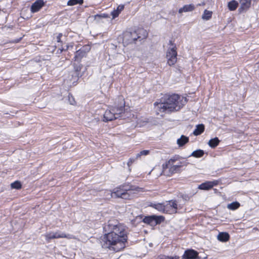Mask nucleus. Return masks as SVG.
I'll list each match as a JSON object with an SVG mask.
<instances>
[{"label": "nucleus", "instance_id": "nucleus-1", "mask_svg": "<svg viewBox=\"0 0 259 259\" xmlns=\"http://www.w3.org/2000/svg\"><path fill=\"white\" fill-rule=\"evenodd\" d=\"M103 229L107 233L101 242L103 248L115 252L125 248L127 237L124 226L116 220H110L104 225Z\"/></svg>", "mask_w": 259, "mask_h": 259}, {"label": "nucleus", "instance_id": "nucleus-2", "mask_svg": "<svg viewBox=\"0 0 259 259\" xmlns=\"http://www.w3.org/2000/svg\"><path fill=\"white\" fill-rule=\"evenodd\" d=\"M178 95H167L160 102H155L154 105L157 114L160 113H170L176 111L178 105Z\"/></svg>", "mask_w": 259, "mask_h": 259}, {"label": "nucleus", "instance_id": "nucleus-3", "mask_svg": "<svg viewBox=\"0 0 259 259\" xmlns=\"http://www.w3.org/2000/svg\"><path fill=\"white\" fill-rule=\"evenodd\" d=\"M150 206L160 212L168 213L177 212V204L176 201L170 200L162 203H152Z\"/></svg>", "mask_w": 259, "mask_h": 259}, {"label": "nucleus", "instance_id": "nucleus-4", "mask_svg": "<svg viewBox=\"0 0 259 259\" xmlns=\"http://www.w3.org/2000/svg\"><path fill=\"white\" fill-rule=\"evenodd\" d=\"M177 159H170L165 164H163V175L167 176H170L171 175L177 172L178 164L177 162Z\"/></svg>", "mask_w": 259, "mask_h": 259}, {"label": "nucleus", "instance_id": "nucleus-5", "mask_svg": "<svg viewBox=\"0 0 259 259\" xmlns=\"http://www.w3.org/2000/svg\"><path fill=\"white\" fill-rule=\"evenodd\" d=\"M134 190L133 186L128 185H123L119 187L115 188L112 193V196L127 199L130 198V195L127 191Z\"/></svg>", "mask_w": 259, "mask_h": 259}, {"label": "nucleus", "instance_id": "nucleus-6", "mask_svg": "<svg viewBox=\"0 0 259 259\" xmlns=\"http://www.w3.org/2000/svg\"><path fill=\"white\" fill-rule=\"evenodd\" d=\"M46 239L49 242L51 239H58L62 238H66L67 239H75L74 236L71 234H66L61 231H57L55 232H51L45 234Z\"/></svg>", "mask_w": 259, "mask_h": 259}, {"label": "nucleus", "instance_id": "nucleus-7", "mask_svg": "<svg viewBox=\"0 0 259 259\" xmlns=\"http://www.w3.org/2000/svg\"><path fill=\"white\" fill-rule=\"evenodd\" d=\"M137 34L134 31H126L122 34V43L124 46L137 41Z\"/></svg>", "mask_w": 259, "mask_h": 259}, {"label": "nucleus", "instance_id": "nucleus-8", "mask_svg": "<svg viewBox=\"0 0 259 259\" xmlns=\"http://www.w3.org/2000/svg\"><path fill=\"white\" fill-rule=\"evenodd\" d=\"M177 52L176 46L172 47L168 50L166 54L167 63L169 65H174L177 61Z\"/></svg>", "mask_w": 259, "mask_h": 259}, {"label": "nucleus", "instance_id": "nucleus-9", "mask_svg": "<svg viewBox=\"0 0 259 259\" xmlns=\"http://www.w3.org/2000/svg\"><path fill=\"white\" fill-rule=\"evenodd\" d=\"M163 220L164 218L162 216L152 215L146 217L143 219V222L151 226H155L158 224H160L161 222L163 221Z\"/></svg>", "mask_w": 259, "mask_h": 259}, {"label": "nucleus", "instance_id": "nucleus-10", "mask_svg": "<svg viewBox=\"0 0 259 259\" xmlns=\"http://www.w3.org/2000/svg\"><path fill=\"white\" fill-rule=\"evenodd\" d=\"M90 49L88 47L84 46L75 52L74 57V61L79 62L81 59L84 57L87 53L89 51Z\"/></svg>", "mask_w": 259, "mask_h": 259}, {"label": "nucleus", "instance_id": "nucleus-11", "mask_svg": "<svg viewBox=\"0 0 259 259\" xmlns=\"http://www.w3.org/2000/svg\"><path fill=\"white\" fill-rule=\"evenodd\" d=\"M219 184V181L218 180L206 181L199 185L198 188L200 190H209L212 188L214 186L218 185Z\"/></svg>", "mask_w": 259, "mask_h": 259}, {"label": "nucleus", "instance_id": "nucleus-12", "mask_svg": "<svg viewBox=\"0 0 259 259\" xmlns=\"http://www.w3.org/2000/svg\"><path fill=\"white\" fill-rule=\"evenodd\" d=\"M198 252L193 249H190L185 250L183 255L184 259H200Z\"/></svg>", "mask_w": 259, "mask_h": 259}, {"label": "nucleus", "instance_id": "nucleus-13", "mask_svg": "<svg viewBox=\"0 0 259 259\" xmlns=\"http://www.w3.org/2000/svg\"><path fill=\"white\" fill-rule=\"evenodd\" d=\"M252 0H239L240 6L238 9L240 13L246 12L251 7Z\"/></svg>", "mask_w": 259, "mask_h": 259}, {"label": "nucleus", "instance_id": "nucleus-14", "mask_svg": "<svg viewBox=\"0 0 259 259\" xmlns=\"http://www.w3.org/2000/svg\"><path fill=\"white\" fill-rule=\"evenodd\" d=\"M115 109L113 108L106 110L104 114L103 120L104 121H108L116 119L117 116L115 115Z\"/></svg>", "mask_w": 259, "mask_h": 259}, {"label": "nucleus", "instance_id": "nucleus-15", "mask_svg": "<svg viewBox=\"0 0 259 259\" xmlns=\"http://www.w3.org/2000/svg\"><path fill=\"white\" fill-rule=\"evenodd\" d=\"M134 31L136 33L137 41H141L142 40L145 39L148 36L147 31L143 28H138Z\"/></svg>", "mask_w": 259, "mask_h": 259}, {"label": "nucleus", "instance_id": "nucleus-16", "mask_svg": "<svg viewBox=\"0 0 259 259\" xmlns=\"http://www.w3.org/2000/svg\"><path fill=\"white\" fill-rule=\"evenodd\" d=\"M44 3L42 0H37L34 2L31 7V11L32 13L38 11L44 6Z\"/></svg>", "mask_w": 259, "mask_h": 259}, {"label": "nucleus", "instance_id": "nucleus-17", "mask_svg": "<svg viewBox=\"0 0 259 259\" xmlns=\"http://www.w3.org/2000/svg\"><path fill=\"white\" fill-rule=\"evenodd\" d=\"M218 239L222 242H226L230 240V236L227 232H220L218 235Z\"/></svg>", "mask_w": 259, "mask_h": 259}, {"label": "nucleus", "instance_id": "nucleus-18", "mask_svg": "<svg viewBox=\"0 0 259 259\" xmlns=\"http://www.w3.org/2000/svg\"><path fill=\"white\" fill-rule=\"evenodd\" d=\"M195 9V7L193 4L185 5L183 8L179 9V13L192 12Z\"/></svg>", "mask_w": 259, "mask_h": 259}, {"label": "nucleus", "instance_id": "nucleus-19", "mask_svg": "<svg viewBox=\"0 0 259 259\" xmlns=\"http://www.w3.org/2000/svg\"><path fill=\"white\" fill-rule=\"evenodd\" d=\"M205 130L204 125L203 124H199L197 125L196 128L193 132V134L195 136H198L203 133Z\"/></svg>", "mask_w": 259, "mask_h": 259}, {"label": "nucleus", "instance_id": "nucleus-20", "mask_svg": "<svg viewBox=\"0 0 259 259\" xmlns=\"http://www.w3.org/2000/svg\"><path fill=\"white\" fill-rule=\"evenodd\" d=\"M220 142V140L218 138L215 137L213 139H210L208 142V145L211 148H214L217 147Z\"/></svg>", "mask_w": 259, "mask_h": 259}, {"label": "nucleus", "instance_id": "nucleus-21", "mask_svg": "<svg viewBox=\"0 0 259 259\" xmlns=\"http://www.w3.org/2000/svg\"><path fill=\"white\" fill-rule=\"evenodd\" d=\"M238 7V3L235 0H232L228 3V7L230 11H233Z\"/></svg>", "mask_w": 259, "mask_h": 259}, {"label": "nucleus", "instance_id": "nucleus-22", "mask_svg": "<svg viewBox=\"0 0 259 259\" xmlns=\"http://www.w3.org/2000/svg\"><path fill=\"white\" fill-rule=\"evenodd\" d=\"M124 104L123 105H121L119 107H114L113 109H115V115L117 116V118L120 116V115L123 113L124 111Z\"/></svg>", "mask_w": 259, "mask_h": 259}, {"label": "nucleus", "instance_id": "nucleus-23", "mask_svg": "<svg viewBox=\"0 0 259 259\" xmlns=\"http://www.w3.org/2000/svg\"><path fill=\"white\" fill-rule=\"evenodd\" d=\"M240 206V204L237 202H233L227 205V208L232 210H235L237 209Z\"/></svg>", "mask_w": 259, "mask_h": 259}, {"label": "nucleus", "instance_id": "nucleus-24", "mask_svg": "<svg viewBox=\"0 0 259 259\" xmlns=\"http://www.w3.org/2000/svg\"><path fill=\"white\" fill-rule=\"evenodd\" d=\"M212 12L205 10L203 15H202V19L205 20H208L212 17Z\"/></svg>", "mask_w": 259, "mask_h": 259}, {"label": "nucleus", "instance_id": "nucleus-25", "mask_svg": "<svg viewBox=\"0 0 259 259\" xmlns=\"http://www.w3.org/2000/svg\"><path fill=\"white\" fill-rule=\"evenodd\" d=\"M189 141V138L184 135H182L179 138V147H182Z\"/></svg>", "mask_w": 259, "mask_h": 259}, {"label": "nucleus", "instance_id": "nucleus-26", "mask_svg": "<svg viewBox=\"0 0 259 259\" xmlns=\"http://www.w3.org/2000/svg\"><path fill=\"white\" fill-rule=\"evenodd\" d=\"M204 153L203 150L199 149L193 151L191 156L196 158H200L204 155Z\"/></svg>", "mask_w": 259, "mask_h": 259}, {"label": "nucleus", "instance_id": "nucleus-27", "mask_svg": "<svg viewBox=\"0 0 259 259\" xmlns=\"http://www.w3.org/2000/svg\"><path fill=\"white\" fill-rule=\"evenodd\" d=\"M188 100L186 97L179 95V109L188 102Z\"/></svg>", "mask_w": 259, "mask_h": 259}, {"label": "nucleus", "instance_id": "nucleus-28", "mask_svg": "<svg viewBox=\"0 0 259 259\" xmlns=\"http://www.w3.org/2000/svg\"><path fill=\"white\" fill-rule=\"evenodd\" d=\"M83 3V0H69L67 2L68 6H73L76 4H80Z\"/></svg>", "mask_w": 259, "mask_h": 259}, {"label": "nucleus", "instance_id": "nucleus-29", "mask_svg": "<svg viewBox=\"0 0 259 259\" xmlns=\"http://www.w3.org/2000/svg\"><path fill=\"white\" fill-rule=\"evenodd\" d=\"M149 152H150L149 150H145L141 151L140 152L137 154L136 156V159H138V158H140L141 156L147 155L149 154Z\"/></svg>", "mask_w": 259, "mask_h": 259}, {"label": "nucleus", "instance_id": "nucleus-30", "mask_svg": "<svg viewBox=\"0 0 259 259\" xmlns=\"http://www.w3.org/2000/svg\"><path fill=\"white\" fill-rule=\"evenodd\" d=\"M11 185V187L14 189H19L21 188V184L18 181H16L14 183H12Z\"/></svg>", "mask_w": 259, "mask_h": 259}, {"label": "nucleus", "instance_id": "nucleus-31", "mask_svg": "<svg viewBox=\"0 0 259 259\" xmlns=\"http://www.w3.org/2000/svg\"><path fill=\"white\" fill-rule=\"evenodd\" d=\"M185 161L186 160H185V158H179V168L180 167H181V166H183L184 165H186V164H182L183 163H184V162L186 163Z\"/></svg>", "mask_w": 259, "mask_h": 259}, {"label": "nucleus", "instance_id": "nucleus-32", "mask_svg": "<svg viewBox=\"0 0 259 259\" xmlns=\"http://www.w3.org/2000/svg\"><path fill=\"white\" fill-rule=\"evenodd\" d=\"M119 13L116 11V10H114L111 12V15L112 16V18L114 19L117 17L119 15Z\"/></svg>", "mask_w": 259, "mask_h": 259}, {"label": "nucleus", "instance_id": "nucleus-33", "mask_svg": "<svg viewBox=\"0 0 259 259\" xmlns=\"http://www.w3.org/2000/svg\"><path fill=\"white\" fill-rule=\"evenodd\" d=\"M124 7V6L123 5H119L116 9V11H117L120 14V13L123 10Z\"/></svg>", "mask_w": 259, "mask_h": 259}, {"label": "nucleus", "instance_id": "nucleus-34", "mask_svg": "<svg viewBox=\"0 0 259 259\" xmlns=\"http://www.w3.org/2000/svg\"><path fill=\"white\" fill-rule=\"evenodd\" d=\"M70 48H72L73 46L72 45H66L64 48L60 49V50H61V52H62L63 51H66V50L69 49Z\"/></svg>", "mask_w": 259, "mask_h": 259}, {"label": "nucleus", "instance_id": "nucleus-35", "mask_svg": "<svg viewBox=\"0 0 259 259\" xmlns=\"http://www.w3.org/2000/svg\"><path fill=\"white\" fill-rule=\"evenodd\" d=\"M157 259H177V256L175 257H165V256H160L158 257Z\"/></svg>", "mask_w": 259, "mask_h": 259}, {"label": "nucleus", "instance_id": "nucleus-36", "mask_svg": "<svg viewBox=\"0 0 259 259\" xmlns=\"http://www.w3.org/2000/svg\"><path fill=\"white\" fill-rule=\"evenodd\" d=\"M62 36V33H59V35L57 36V41L58 42H61V37Z\"/></svg>", "mask_w": 259, "mask_h": 259}, {"label": "nucleus", "instance_id": "nucleus-37", "mask_svg": "<svg viewBox=\"0 0 259 259\" xmlns=\"http://www.w3.org/2000/svg\"><path fill=\"white\" fill-rule=\"evenodd\" d=\"M135 161V159H133V158H130L129 159V161L128 162H127V165L128 166H130V164H132L134 161Z\"/></svg>", "mask_w": 259, "mask_h": 259}, {"label": "nucleus", "instance_id": "nucleus-38", "mask_svg": "<svg viewBox=\"0 0 259 259\" xmlns=\"http://www.w3.org/2000/svg\"><path fill=\"white\" fill-rule=\"evenodd\" d=\"M205 5L204 2H202L201 4H197V6H204Z\"/></svg>", "mask_w": 259, "mask_h": 259}, {"label": "nucleus", "instance_id": "nucleus-39", "mask_svg": "<svg viewBox=\"0 0 259 259\" xmlns=\"http://www.w3.org/2000/svg\"><path fill=\"white\" fill-rule=\"evenodd\" d=\"M74 102V100L73 99V101H70V104L73 105V102Z\"/></svg>", "mask_w": 259, "mask_h": 259}, {"label": "nucleus", "instance_id": "nucleus-40", "mask_svg": "<svg viewBox=\"0 0 259 259\" xmlns=\"http://www.w3.org/2000/svg\"><path fill=\"white\" fill-rule=\"evenodd\" d=\"M79 70H80V68H76V70H77V71H78Z\"/></svg>", "mask_w": 259, "mask_h": 259}, {"label": "nucleus", "instance_id": "nucleus-41", "mask_svg": "<svg viewBox=\"0 0 259 259\" xmlns=\"http://www.w3.org/2000/svg\"><path fill=\"white\" fill-rule=\"evenodd\" d=\"M177 143L178 144V139L177 140Z\"/></svg>", "mask_w": 259, "mask_h": 259}]
</instances>
